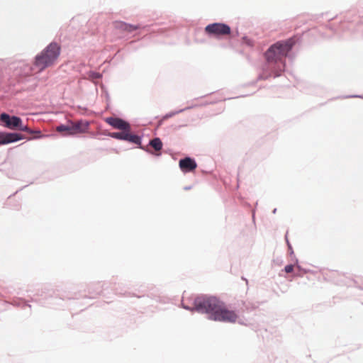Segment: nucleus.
Returning <instances> with one entry per match:
<instances>
[{
    "mask_svg": "<svg viewBox=\"0 0 363 363\" xmlns=\"http://www.w3.org/2000/svg\"><path fill=\"white\" fill-rule=\"evenodd\" d=\"M194 305L196 311L206 313L212 320L235 323L238 319V315L234 311L229 310L223 302L213 296L197 297Z\"/></svg>",
    "mask_w": 363,
    "mask_h": 363,
    "instance_id": "obj_1",
    "label": "nucleus"
},
{
    "mask_svg": "<svg viewBox=\"0 0 363 363\" xmlns=\"http://www.w3.org/2000/svg\"><path fill=\"white\" fill-rule=\"evenodd\" d=\"M291 40L277 42L272 45L265 52V57L269 64H276L277 69L274 76L278 77L285 67L284 59L293 46Z\"/></svg>",
    "mask_w": 363,
    "mask_h": 363,
    "instance_id": "obj_2",
    "label": "nucleus"
},
{
    "mask_svg": "<svg viewBox=\"0 0 363 363\" xmlns=\"http://www.w3.org/2000/svg\"><path fill=\"white\" fill-rule=\"evenodd\" d=\"M61 52L60 45L55 42L50 43L35 57L34 65L39 71H43L47 67L54 65Z\"/></svg>",
    "mask_w": 363,
    "mask_h": 363,
    "instance_id": "obj_3",
    "label": "nucleus"
},
{
    "mask_svg": "<svg viewBox=\"0 0 363 363\" xmlns=\"http://www.w3.org/2000/svg\"><path fill=\"white\" fill-rule=\"evenodd\" d=\"M0 121L9 129L25 131L28 133L40 134V130L33 131L27 125H24L22 120L18 116H11L4 113L0 115Z\"/></svg>",
    "mask_w": 363,
    "mask_h": 363,
    "instance_id": "obj_4",
    "label": "nucleus"
},
{
    "mask_svg": "<svg viewBox=\"0 0 363 363\" xmlns=\"http://www.w3.org/2000/svg\"><path fill=\"white\" fill-rule=\"evenodd\" d=\"M89 123L85 121H79L71 122L67 125H60L56 128L59 133H64L62 135H74L79 133H84L89 130Z\"/></svg>",
    "mask_w": 363,
    "mask_h": 363,
    "instance_id": "obj_5",
    "label": "nucleus"
},
{
    "mask_svg": "<svg viewBox=\"0 0 363 363\" xmlns=\"http://www.w3.org/2000/svg\"><path fill=\"white\" fill-rule=\"evenodd\" d=\"M205 32L209 35L219 37L230 35L231 29L227 24L214 23L206 26Z\"/></svg>",
    "mask_w": 363,
    "mask_h": 363,
    "instance_id": "obj_6",
    "label": "nucleus"
},
{
    "mask_svg": "<svg viewBox=\"0 0 363 363\" xmlns=\"http://www.w3.org/2000/svg\"><path fill=\"white\" fill-rule=\"evenodd\" d=\"M121 132L111 133L109 135L115 139L125 140L131 143L139 145L141 143L140 138L130 133V130H121Z\"/></svg>",
    "mask_w": 363,
    "mask_h": 363,
    "instance_id": "obj_7",
    "label": "nucleus"
},
{
    "mask_svg": "<svg viewBox=\"0 0 363 363\" xmlns=\"http://www.w3.org/2000/svg\"><path fill=\"white\" fill-rule=\"evenodd\" d=\"M105 122L108 125H111L113 128L118 130H130V124L123 121L121 118H116V117H108L104 119Z\"/></svg>",
    "mask_w": 363,
    "mask_h": 363,
    "instance_id": "obj_8",
    "label": "nucleus"
},
{
    "mask_svg": "<svg viewBox=\"0 0 363 363\" xmlns=\"http://www.w3.org/2000/svg\"><path fill=\"white\" fill-rule=\"evenodd\" d=\"M23 138V136L19 133L0 132V145L14 143Z\"/></svg>",
    "mask_w": 363,
    "mask_h": 363,
    "instance_id": "obj_9",
    "label": "nucleus"
},
{
    "mask_svg": "<svg viewBox=\"0 0 363 363\" xmlns=\"http://www.w3.org/2000/svg\"><path fill=\"white\" fill-rule=\"evenodd\" d=\"M179 167L183 172H191L197 167V164L193 159L186 157L179 161Z\"/></svg>",
    "mask_w": 363,
    "mask_h": 363,
    "instance_id": "obj_10",
    "label": "nucleus"
},
{
    "mask_svg": "<svg viewBox=\"0 0 363 363\" xmlns=\"http://www.w3.org/2000/svg\"><path fill=\"white\" fill-rule=\"evenodd\" d=\"M117 26L119 28H121V29H122V30H123L125 31H128V32H132V31L135 30L139 28L138 26L127 24V23H123V22L118 23Z\"/></svg>",
    "mask_w": 363,
    "mask_h": 363,
    "instance_id": "obj_11",
    "label": "nucleus"
},
{
    "mask_svg": "<svg viewBox=\"0 0 363 363\" xmlns=\"http://www.w3.org/2000/svg\"><path fill=\"white\" fill-rule=\"evenodd\" d=\"M150 145L155 149V151H160L162 148V143L159 138H155L150 141Z\"/></svg>",
    "mask_w": 363,
    "mask_h": 363,
    "instance_id": "obj_12",
    "label": "nucleus"
},
{
    "mask_svg": "<svg viewBox=\"0 0 363 363\" xmlns=\"http://www.w3.org/2000/svg\"><path fill=\"white\" fill-rule=\"evenodd\" d=\"M294 270V265L292 264H289V265H286L285 267H284V271L286 272V273H291Z\"/></svg>",
    "mask_w": 363,
    "mask_h": 363,
    "instance_id": "obj_13",
    "label": "nucleus"
}]
</instances>
